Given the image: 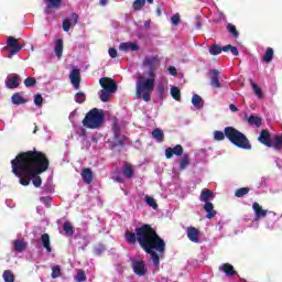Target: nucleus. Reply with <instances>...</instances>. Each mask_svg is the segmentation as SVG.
<instances>
[{"label": "nucleus", "instance_id": "4be33fe9", "mask_svg": "<svg viewBox=\"0 0 282 282\" xmlns=\"http://www.w3.org/2000/svg\"><path fill=\"white\" fill-rule=\"evenodd\" d=\"M153 3V0H134V2L132 3V8L135 12H140V10H142V8H144L145 3Z\"/></svg>", "mask_w": 282, "mask_h": 282}, {"label": "nucleus", "instance_id": "c9c22d12", "mask_svg": "<svg viewBox=\"0 0 282 282\" xmlns=\"http://www.w3.org/2000/svg\"><path fill=\"white\" fill-rule=\"evenodd\" d=\"M271 145H269V148H273V149H281L282 147V135L281 137H275L273 140H271Z\"/></svg>", "mask_w": 282, "mask_h": 282}, {"label": "nucleus", "instance_id": "2eb2a0df", "mask_svg": "<svg viewBox=\"0 0 282 282\" xmlns=\"http://www.w3.org/2000/svg\"><path fill=\"white\" fill-rule=\"evenodd\" d=\"M120 52H138L140 45L135 42H124L119 45Z\"/></svg>", "mask_w": 282, "mask_h": 282}, {"label": "nucleus", "instance_id": "7ed1b4c3", "mask_svg": "<svg viewBox=\"0 0 282 282\" xmlns=\"http://www.w3.org/2000/svg\"><path fill=\"white\" fill-rule=\"evenodd\" d=\"M143 67L147 69L137 75L135 94L137 98H141L144 102L151 100V96L155 89V78H158V67H160V58L155 55H148L143 59Z\"/></svg>", "mask_w": 282, "mask_h": 282}, {"label": "nucleus", "instance_id": "a19ab883", "mask_svg": "<svg viewBox=\"0 0 282 282\" xmlns=\"http://www.w3.org/2000/svg\"><path fill=\"white\" fill-rule=\"evenodd\" d=\"M223 52H231L234 56H239V51L232 45H226L223 47Z\"/></svg>", "mask_w": 282, "mask_h": 282}, {"label": "nucleus", "instance_id": "b1692460", "mask_svg": "<svg viewBox=\"0 0 282 282\" xmlns=\"http://www.w3.org/2000/svg\"><path fill=\"white\" fill-rule=\"evenodd\" d=\"M13 248L15 252H23L28 248V243L23 240L13 241Z\"/></svg>", "mask_w": 282, "mask_h": 282}, {"label": "nucleus", "instance_id": "393cba45", "mask_svg": "<svg viewBox=\"0 0 282 282\" xmlns=\"http://www.w3.org/2000/svg\"><path fill=\"white\" fill-rule=\"evenodd\" d=\"M251 89L253 90V94L259 98V100H262L263 98V90H261V87H259L254 82H250Z\"/></svg>", "mask_w": 282, "mask_h": 282}, {"label": "nucleus", "instance_id": "a211bd4d", "mask_svg": "<svg viewBox=\"0 0 282 282\" xmlns=\"http://www.w3.org/2000/svg\"><path fill=\"white\" fill-rule=\"evenodd\" d=\"M44 3H46L45 13L50 14L52 12V9L61 8V3H63V0H44Z\"/></svg>", "mask_w": 282, "mask_h": 282}, {"label": "nucleus", "instance_id": "2f4dec72", "mask_svg": "<svg viewBox=\"0 0 282 282\" xmlns=\"http://www.w3.org/2000/svg\"><path fill=\"white\" fill-rule=\"evenodd\" d=\"M122 173L124 177L131 178L134 175L133 167L130 164L123 165Z\"/></svg>", "mask_w": 282, "mask_h": 282}, {"label": "nucleus", "instance_id": "1a4fd4ad", "mask_svg": "<svg viewBox=\"0 0 282 282\" xmlns=\"http://www.w3.org/2000/svg\"><path fill=\"white\" fill-rule=\"evenodd\" d=\"M69 80L75 89L80 88V69L74 67L69 74Z\"/></svg>", "mask_w": 282, "mask_h": 282}, {"label": "nucleus", "instance_id": "ddd939ff", "mask_svg": "<svg viewBox=\"0 0 282 282\" xmlns=\"http://www.w3.org/2000/svg\"><path fill=\"white\" fill-rule=\"evenodd\" d=\"M187 239L193 243H199V229L195 227H187L186 229Z\"/></svg>", "mask_w": 282, "mask_h": 282}, {"label": "nucleus", "instance_id": "338daca9", "mask_svg": "<svg viewBox=\"0 0 282 282\" xmlns=\"http://www.w3.org/2000/svg\"><path fill=\"white\" fill-rule=\"evenodd\" d=\"M33 133H36V129L33 131Z\"/></svg>", "mask_w": 282, "mask_h": 282}, {"label": "nucleus", "instance_id": "6e6552de", "mask_svg": "<svg viewBox=\"0 0 282 282\" xmlns=\"http://www.w3.org/2000/svg\"><path fill=\"white\" fill-rule=\"evenodd\" d=\"M99 85H101L102 89L106 91L116 93L118 89V86L116 85V82L113 79L108 77H102L99 79Z\"/></svg>", "mask_w": 282, "mask_h": 282}, {"label": "nucleus", "instance_id": "e2e57ef3", "mask_svg": "<svg viewBox=\"0 0 282 282\" xmlns=\"http://www.w3.org/2000/svg\"><path fill=\"white\" fill-rule=\"evenodd\" d=\"M74 118V112L70 113L69 119L72 120Z\"/></svg>", "mask_w": 282, "mask_h": 282}, {"label": "nucleus", "instance_id": "bf43d9fd", "mask_svg": "<svg viewBox=\"0 0 282 282\" xmlns=\"http://www.w3.org/2000/svg\"><path fill=\"white\" fill-rule=\"evenodd\" d=\"M156 14L158 17H162V9L160 7L156 8Z\"/></svg>", "mask_w": 282, "mask_h": 282}, {"label": "nucleus", "instance_id": "473e14b6", "mask_svg": "<svg viewBox=\"0 0 282 282\" xmlns=\"http://www.w3.org/2000/svg\"><path fill=\"white\" fill-rule=\"evenodd\" d=\"M152 138H154V140H158V142H162V140H164V132L156 128L152 131Z\"/></svg>", "mask_w": 282, "mask_h": 282}, {"label": "nucleus", "instance_id": "f3484780", "mask_svg": "<svg viewBox=\"0 0 282 282\" xmlns=\"http://www.w3.org/2000/svg\"><path fill=\"white\" fill-rule=\"evenodd\" d=\"M209 78L212 87H215L216 89H219L221 87V83H219V70H209Z\"/></svg>", "mask_w": 282, "mask_h": 282}, {"label": "nucleus", "instance_id": "6ab92c4d", "mask_svg": "<svg viewBox=\"0 0 282 282\" xmlns=\"http://www.w3.org/2000/svg\"><path fill=\"white\" fill-rule=\"evenodd\" d=\"M112 131L115 133V140L117 144H122L126 140L124 135L120 134V126H118V121H115Z\"/></svg>", "mask_w": 282, "mask_h": 282}, {"label": "nucleus", "instance_id": "79ce46f5", "mask_svg": "<svg viewBox=\"0 0 282 282\" xmlns=\"http://www.w3.org/2000/svg\"><path fill=\"white\" fill-rule=\"evenodd\" d=\"M221 52H224V48H221L219 45H214L209 48V54L213 56H217V54H221Z\"/></svg>", "mask_w": 282, "mask_h": 282}, {"label": "nucleus", "instance_id": "8fccbe9b", "mask_svg": "<svg viewBox=\"0 0 282 282\" xmlns=\"http://www.w3.org/2000/svg\"><path fill=\"white\" fill-rule=\"evenodd\" d=\"M24 85H25V87H34V85H36V79H34L32 77H28L24 80Z\"/></svg>", "mask_w": 282, "mask_h": 282}, {"label": "nucleus", "instance_id": "de8ad7c7", "mask_svg": "<svg viewBox=\"0 0 282 282\" xmlns=\"http://www.w3.org/2000/svg\"><path fill=\"white\" fill-rule=\"evenodd\" d=\"M51 276L52 279H58V276H61V267L58 265L53 267Z\"/></svg>", "mask_w": 282, "mask_h": 282}, {"label": "nucleus", "instance_id": "a18cd8bd", "mask_svg": "<svg viewBox=\"0 0 282 282\" xmlns=\"http://www.w3.org/2000/svg\"><path fill=\"white\" fill-rule=\"evenodd\" d=\"M248 193H250V188L248 187H241L239 189L236 191L235 195L237 197H243L245 195H248Z\"/></svg>", "mask_w": 282, "mask_h": 282}, {"label": "nucleus", "instance_id": "49530a36", "mask_svg": "<svg viewBox=\"0 0 282 282\" xmlns=\"http://www.w3.org/2000/svg\"><path fill=\"white\" fill-rule=\"evenodd\" d=\"M86 280H87V276L85 275V271L79 270V271L77 272V274L75 275V281H76V282H84V281H86Z\"/></svg>", "mask_w": 282, "mask_h": 282}, {"label": "nucleus", "instance_id": "680f3d73", "mask_svg": "<svg viewBox=\"0 0 282 282\" xmlns=\"http://www.w3.org/2000/svg\"><path fill=\"white\" fill-rule=\"evenodd\" d=\"M12 56H14V54H12V50H10L8 58H12Z\"/></svg>", "mask_w": 282, "mask_h": 282}, {"label": "nucleus", "instance_id": "9d476101", "mask_svg": "<svg viewBox=\"0 0 282 282\" xmlns=\"http://www.w3.org/2000/svg\"><path fill=\"white\" fill-rule=\"evenodd\" d=\"M183 153H184V148H182L181 144H177L174 148H167L165 150V158L167 160H171V158H173V155L180 156V155H183Z\"/></svg>", "mask_w": 282, "mask_h": 282}, {"label": "nucleus", "instance_id": "f704fd0d", "mask_svg": "<svg viewBox=\"0 0 282 282\" xmlns=\"http://www.w3.org/2000/svg\"><path fill=\"white\" fill-rule=\"evenodd\" d=\"M248 122L249 124H254L256 127H260L263 122V119H261V117L250 116L248 118Z\"/></svg>", "mask_w": 282, "mask_h": 282}, {"label": "nucleus", "instance_id": "f03ea898", "mask_svg": "<svg viewBox=\"0 0 282 282\" xmlns=\"http://www.w3.org/2000/svg\"><path fill=\"white\" fill-rule=\"evenodd\" d=\"M135 232L127 231L126 240L128 243H135L138 241L144 252L150 254L154 267L159 268L160 259L164 257V250H166V242L149 225L137 228Z\"/></svg>", "mask_w": 282, "mask_h": 282}, {"label": "nucleus", "instance_id": "412c9836", "mask_svg": "<svg viewBox=\"0 0 282 282\" xmlns=\"http://www.w3.org/2000/svg\"><path fill=\"white\" fill-rule=\"evenodd\" d=\"M82 177L85 184H91V182L94 181V174L91 173L90 169H84L82 171Z\"/></svg>", "mask_w": 282, "mask_h": 282}, {"label": "nucleus", "instance_id": "7c9ffc66", "mask_svg": "<svg viewBox=\"0 0 282 282\" xmlns=\"http://www.w3.org/2000/svg\"><path fill=\"white\" fill-rule=\"evenodd\" d=\"M272 58H274V50H272V47H268L262 59L264 63H272Z\"/></svg>", "mask_w": 282, "mask_h": 282}, {"label": "nucleus", "instance_id": "052dcab7", "mask_svg": "<svg viewBox=\"0 0 282 282\" xmlns=\"http://www.w3.org/2000/svg\"><path fill=\"white\" fill-rule=\"evenodd\" d=\"M99 3L100 6H107V3H109V0H100Z\"/></svg>", "mask_w": 282, "mask_h": 282}, {"label": "nucleus", "instance_id": "c03bdc74", "mask_svg": "<svg viewBox=\"0 0 282 282\" xmlns=\"http://www.w3.org/2000/svg\"><path fill=\"white\" fill-rule=\"evenodd\" d=\"M75 102H78L79 105H83L86 100L85 93H77L74 97Z\"/></svg>", "mask_w": 282, "mask_h": 282}, {"label": "nucleus", "instance_id": "aec40b11", "mask_svg": "<svg viewBox=\"0 0 282 282\" xmlns=\"http://www.w3.org/2000/svg\"><path fill=\"white\" fill-rule=\"evenodd\" d=\"M259 142H261V144H264V147H270L272 139H270V132H268L267 130H262L259 138H258Z\"/></svg>", "mask_w": 282, "mask_h": 282}, {"label": "nucleus", "instance_id": "4c0bfd02", "mask_svg": "<svg viewBox=\"0 0 282 282\" xmlns=\"http://www.w3.org/2000/svg\"><path fill=\"white\" fill-rule=\"evenodd\" d=\"M111 93L110 90H104L101 89L100 90V100L101 102H108L109 101V98H111Z\"/></svg>", "mask_w": 282, "mask_h": 282}, {"label": "nucleus", "instance_id": "39448f33", "mask_svg": "<svg viewBox=\"0 0 282 282\" xmlns=\"http://www.w3.org/2000/svg\"><path fill=\"white\" fill-rule=\"evenodd\" d=\"M105 120V115H102V111H99L97 108L91 109L84 118L83 126L86 127V129H100V126L102 124Z\"/></svg>", "mask_w": 282, "mask_h": 282}, {"label": "nucleus", "instance_id": "603ef678", "mask_svg": "<svg viewBox=\"0 0 282 282\" xmlns=\"http://www.w3.org/2000/svg\"><path fill=\"white\" fill-rule=\"evenodd\" d=\"M227 30L232 34V36L238 37L239 33L237 32V29L232 24L227 25Z\"/></svg>", "mask_w": 282, "mask_h": 282}, {"label": "nucleus", "instance_id": "0eeeda50", "mask_svg": "<svg viewBox=\"0 0 282 282\" xmlns=\"http://www.w3.org/2000/svg\"><path fill=\"white\" fill-rule=\"evenodd\" d=\"M131 265L134 274L137 276H144L148 272L147 263L143 260H138V259H132L131 260Z\"/></svg>", "mask_w": 282, "mask_h": 282}, {"label": "nucleus", "instance_id": "c756f323", "mask_svg": "<svg viewBox=\"0 0 282 282\" xmlns=\"http://www.w3.org/2000/svg\"><path fill=\"white\" fill-rule=\"evenodd\" d=\"M54 52L58 58L63 56V40H56Z\"/></svg>", "mask_w": 282, "mask_h": 282}, {"label": "nucleus", "instance_id": "c85d7f7f", "mask_svg": "<svg viewBox=\"0 0 282 282\" xmlns=\"http://www.w3.org/2000/svg\"><path fill=\"white\" fill-rule=\"evenodd\" d=\"M42 245L47 252H52V247L50 246V235L43 234L41 237Z\"/></svg>", "mask_w": 282, "mask_h": 282}, {"label": "nucleus", "instance_id": "37998d69", "mask_svg": "<svg viewBox=\"0 0 282 282\" xmlns=\"http://www.w3.org/2000/svg\"><path fill=\"white\" fill-rule=\"evenodd\" d=\"M3 280L6 282H14V274H12V271L7 270L3 272Z\"/></svg>", "mask_w": 282, "mask_h": 282}, {"label": "nucleus", "instance_id": "20e7f679", "mask_svg": "<svg viewBox=\"0 0 282 282\" xmlns=\"http://www.w3.org/2000/svg\"><path fill=\"white\" fill-rule=\"evenodd\" d=\"M224 138H228L232 144L238 147L239 149H246L247 151H250L252 149V145L250 144V141L243 135V133L239 132V130L227 127L225 128V133L221 131H215L214 132V140L221 141Z\"/></svg>", "mask_w": 282, "mask_h": 282}, {"label": "nucleus", "instance_id": "cd10ccee", "mask_svg": "<svg viewBox=\"0 0 282 282\" xmlns=\"http://www.w3.org/2000/svg\"><path fill=\"white\" fill-rule=\"evenodd\" d=\"M170 94L172 98H174V100H177V102L182 100V93L180 91V88L177 86H173L170 90Z\"/></svg>", "mask_w": 282, "mask_h": 282}, {"label": "nucleus", "instance_id": "58836bf2", "mask_svg": "<svg viewBox=\"0 0 282 282\" xmlns=\"http://www.w3.org/2000/svg\"><path fill=\"white\" fill-rule=\"evenodd\" d=\"M188 164H191V160L188 159V154H184L183 158L181 159V162H180L181 171H184V169H186V166H188Z\"/></svg>", "mask_w": 282, "mask_h": 282}, {"label": "nucleus", "instance_id": "4d7b16f0", "mask_svg": "<svg viewBox=\"0 0 282 282\" xmlns=\"http://www.w3.org/2000/svg\"><path fill=\"white\" fill-rule=\"evenodd\" d=\"M229 109H230V111H232V112L239 111V108H237V106H235L234 104H230V105H229Z\"/></svg>", "mask_w": 282, "mask_h": 282}, {"label": "nucleus", "instance_id": "5fc2aeb1", "mask_svg": "<svg viewBox=\"0 0 282 282\" xmlns=\"http://www.w3.org/2000/svg\"><path fill=\"white\" fill-rule=\"evenodd\" d=\"M108 54L111 58H116V56H118V51L116 48H109Z\"/></svg>", "mask_w": 282, "mask_h": 282}, {"label": "nucleus", "instance_id": "9b49d317", "mask_svg": "<svg viewBox=\"0 0 282 282\" xmlns=\"http://www.w3.org/2000/svg\"><path fill=\"white\" fill-rule=\"evenodd\" d=\"M78 23V14L73 13L69 18L63 21V30L67 32L70 28H74Z\"/></svg>", "mask_w": 282, "mask_h": 282}, {"label": "nucleus", "instance_id": "f8f14e48", "mask_svg": "<svg viewBox=\"0 0 282 282\" xmlns=\"http://www.w3.org/2000/svg\"><path fill=\"white\" fill-rule=\"evenodd\" d=\"M252 208L256 215L254 221H259V219H263L264 217H267L268 210L263 209V207H261L259 203H253Z\"/></svg>", "mask_w": 282, "mask_h": 282}, {"label": "nucleus", "instance_id": "69168bd1", "mask_svg": "<svg viewBox=\"0 0 282 282\" xmlns=\"http://www.w3.org/2000/svg\"><path fill=\"white\" fill-rule=\"evenodd\" d=\"M202 25V23L198 22V28Z\"/></svg>", "mask_w": 282, "mask_h": 282}, {"label": "nucleus", "instance_id": "ea45409f", "mask_svg": "<svg viewBox=\"0 0 282 282\" xmlns=\"http://www.w3.org/2000/svg\"><path fill=\"white\" fill-rule=\"evenodd\" d=\"M145 204L153 208L154 210H158V203L155 202V198L151 196H145Z\"/></svg>", "mask_w": 282, "mask_h": 282}, {"label": "nucleus", "instance_id": "3c124183", "mask_svg": "<svg viewBox=\"0 0 282 282\" xmlns=\"http://www.w3.org/2000/svg\"><path fill=\"white\" fill-rule=\"evenodd\" d=\"M180 21H181L180 13H175L174 15H172L171 18L172 25H180Z\"/></svg>", "mask_w": 282, "mask_h": 282}, {"label": "nucleus", "instance_id": "6e6d98bb", "mask_svg": "<svg viewBox=\"0 0 282 282\" xmlns=\"http://www.w3.org/2000/svg\"><path fill=\"white\" fill-rule=\"evenodd\" d=\"M167 70L170 72L171 76H177V68H175V66H170Z\"/></svg>", "mask_w": 282, "mask_h": 282}, {"label": "nucleus", "instance_id": "4468645a", "mask_svg": "<svg viewBox=\"0 0 282 282\" xmlns=\"http://www.w3.org/2000/svg\"><path fill=\"white\" fill-rule=\"evenodd\" d=\"M7 45H8V47L11 48L12 54H19V52L21 50H23V46H21V44H19L18 40L12 36L8 37Z\"/></svg>", "mask_w": 282, "mask_h": 282}, {"label": "nucleus", "instance_id": "864d4df0", "mask_svg": "<svg viewBox=\"0 0 282 282\" xmlns=\"http://www.w3.org/2000/svg\"><path fill=\"white\" fill-rule=\"evenodd\" d=\"M40 200L42 202V204H44V206H46V208H50V202H52V197H41Z\"/></svg>", "mask_w": 282, "mask_h": 282}, {"label": "nucleus", "instance_id": "72a5a7b5", "mask_svg": "<svg viewBox=\"0 0 282 282\" xmlns=\"http://www.w3.org/2000/svg\"><path fill=\"white\" fill-rule=\"evenodd\" d=\"M63 230H64L66 237H72V235H74V227L72 226V224L69 221L64 223Z\"/></svg>", "mask_w": 282, "mask_h": 282}, {"label": "nucleus", "instance_id": "5701e85b", "mask_svg": "<svg viewBox=\"0 0 282 282\" xmlns=\"http://www.w3.org/2000/svg\"><path fill=\"white\" fill-rule=\"evenodd\" d=\"M219 270L225 272L227 276H232V274H236L235 268L230 263H225L219 267Z\"/></svg>", "mask_w": 282, "mask_h": 282}, {"label": "nucleus", "instance_id": "09e8293b", "mask_svg": "<svg viewBox=\"0 0 282 282\" xmlns=\"http://www.w3.org/2000/svg\"><path fill=\"white\" fill-rule=\"evenodd\" d=\"M34 105L36 107H43V96H41L40 94L34 96Z\"/></svg>", "mask_w": 282, "mask_h": 282}, {"label": "nucleus", "instance_id": "e433bc0d", "mask_svg": "<svg viewBox=\"0 0 282 282\" xmlns=\"http://www.w3.org/2000/svg\"><path fill=\"white\" fill-rule=\"evenodd\" d=\"M166 89H167V83L166 82L165 83L161 82L156 86V91H158L159 96H161V97L164 96Z\"/></svg>", "mask_w": 282, "mask_h": 282}, {"label": "nucleus", "instance_id": "0e129e2a", "mask_svg": "<svg viewBox=\"0 0 282 282\" xmlns=\"http://www.w3.org/2000/svg\"><path fill=\"white\" fill-rule=\"evenodd\" d=\"M102 251H105V247H101V248H100V252H102Z\"/></svg>", "mask_w": 282, "mask_h": 282}, {"label": "nucleus", "instance_id": "bb28decb", "mask_svg": "<svg viewBox=\"0 0 282 282\" xmlns=\"http://www.w3.org/2000/svg\"><path fill=\"white\" fill-rule=\"evenodd\" d=\"M12 104L13 105H25V102H28L23 96H21V93H15L12 97H11Z\"/></svg>", "mask_w": 282, "mask_h": 282}, {"label": "nucleus", "instance_id": "a878e982", "mask_svg": "<svg viewBox=\"0 0 282 282\" xmlns=\"http://www.w3.org/2000/svg\"><path fill=\"white\" fill-rule=\"evenodd\" d=\"M192 105L196 109H202V107H204V100L202 99V97L199 95H193V97H192Z\"/></svg>", "mask_w": 282, "mask_h": 282}, {"label": "nucleus", "instance_id": "f257e3e1", "mask_svg": "<svg viewBox=\"0 0 282 282\" xmlns=\"http://www.w3.org/2000/svg\"><path fill=\"white\" fill-rule=\"evenodd\" d=\"M12 173L20 177L22 186H30V181L33 178V186L39 188L42 181L40 173H45L50 166V161L45 154L36 151H29L20 153L14 160L11 161Z\"/></svg>", "mask_w": 282, "mask_h": 282}, {"label": "nucleus", "instance_id": "dca6fc26", "mask_svg": "<svg viewBox=\"0 0 282 282\" xmlns=\"http://www.w3.org/2000/svg\"><path fill=\"white\" fill-rule=\"evenodd\" d=\"M20 84L21 77H19V75H11L6 79V86L8 87V89H17Z\"/></svg>", "mask_w": 282, "mask_h": 282}, {"label": "nucleus", "instance_id": "13d9d810", "mask_svg": "<svg viewBox=\"0 0 282 282\" xmlns=\"http://www.w3.org/2000/svg\"><path fill=\"white\" fill-rule=\"evenodd\" d=\"M112 180H115V182H119L120 184H122L123 180L120 176H113Z\"/></svg>", "mask_w": 282, "mask_h": 282}, {"label": "nucleus", "instance_id": "423d86ee", "mask_svg": "<svg viewBox=\"0 0 282 282\" xmlns=\"http://www.w3.org/2000/svg\"><path fill=\"white\" fill-rule=\"evenodd\" d=\"M210 199H215V194L210 189H203L199 196V202H204V210L207 213V219H213L217 215L215 206L210 203Z\"/></svg>", "mask_w": 282, "mask_h": 282}]
</instances>
